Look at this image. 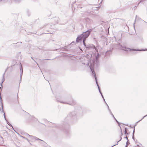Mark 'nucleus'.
Segmentation results:
<instances>
[{"mask_svg": "<svg viewBox=\"0 0 147 147\" xmlns=\"http://www.w3.org/2000/svg\"><path fill=\"white\" fill-rule=\"evenodd\" d=\"M91 31L92 30L91 29L85 32H83L80 35L78 36L76 38L77 42H78L80 40L83 39V45L86 47V45L85 43L86 39L88 37Z\"/></svg>", "mask_w": 147, "mask_h": 147, "instance_id": "obj_1", "label": "nucleus"}, {"mask_svg": "<svg viewBox=\"0 0 147 147\" xmlns=\"http://www.w3.org/2000/svg\"><path fill=\"white\" fill-rule=\"evenodd\" d=\"M58 102L60 103L67 104L70 105H73L75 104V102L72 98H66L65 99V101H62L61 100H58Z\"/></svg>", "mask_w": 147, "mask_h": 147, "instance_id": "obj_2", "label": "nucleus"}, {"mask_svg": "<svg viewBox=\"0 0 147 147\" xmlns=\"http://www.w3.org/2000/svg\"><path fill=\"white\" fill-rule=\"evenodd\" d=\"M94 62L93 63V65L92 64H90V66H89V67H90V69L92 72V73L93 74H94V78H95V80H96V84L97 86L98 87V90H99V92L100 93V94H102V93L101 92V91L100 90V87H99V86L98 83V82H97V79H96V74H95V73L94 72V70H93V69H92V68H93V67H94Z\"/></svg>", "mask_w": 147, "mask_h": 147, "instance_id": "obj_3", "label": "nucleus"}, {"mask_svg": "<svg viewBox=\"0 0 147 147\" xmlns=\"http://www.w3.org/2000/svg\"><path fill=\"white\" fill-rule=\"evenodd\" d=\"M27 136L29 137V138L31 139L33 142H35V141L36 140H38V142L42 144H43L45 143L44 141L39 139L36 137L30 136L28 134H27Z\"/></svg>", "mask_w": 147, "mask_h": 147, "instance_id": "obj_4", "label": "nucleus"}, {"mask_svg": "<svg viewBox=\"0 0 147 147\" xmlns=\"http://www.w3.org/2000/svg\"><path fill=\"white\" fill-rule=\"evenodd\" d=\"M121 49L123 50L127 51H145L147 50V49L145 50H138L136 49H131L128 48H127L125 47H123Z\"/></svg>", "mask_w": 147, "mask_h": 147, "instance_id": "obj_5", "label": "nucleus"}, {"mask_svg": "<svg viewBox=\"0 0 147 147\" xmlns=\"http://www.w3.org/2000/svg\"><path fill=\"white\" fill-rule=\"evenodd\" d=\"M76 116V114L75 112H73L70 113L66 117L65 119H70L71 118H74Z\"/></svg>", "mask_w": 147, "mask_h": 147, "instance_id": "obj_6", "label": "nucleus"}, {"mask_svg": "<svg viewBox=\"0 0 147 147\" xmlns=\"http://www.w3.org/2000/svg\"><path fill=\"white\" fill-rule=\"evenodd\" d=\"M86 48H92V49H94L96 50V49L95 48V46L94 45L91 44H88L86 45Z\"/></svg>", "mask_w": 147, "mask_h": 147, "instance_id": "obj_7", "label": "nucleus"}, {"mask_svg": "<svg viewBox=\"0 0 147 147\" xmlns=\"http://www.w3.org/2000/svg\"><path fill=\"white\" fill-rule=\"evenodd\" d=\"M107 107H108V110H109L110 112V113L113 116V118H114V119H115V120H116V121L117 122V123L119 124V125H120V123H119L118 122V121L115 118V117H114V116L113 115V114H112V113L111 111L110 110L109 108V107L108 106V105H107Z\"/></svg>", "mask_w": 147, "mask_h": 147, "instance_id": "obj_8", "label": "nucleus"}, {"mask_svg": "<svg viewBox=\"0 0 147 147\" xmlns=\"http://www.w3.org/2000/svg\"><path fill=\"white\" fill-rule=\"evenodd\" d=\"M99 57V55L98 53H97V55L96 57V61L97 63V65L98 64V58Z\"/></svg>", "mask_w": 147, "mask_h": 147, "instance_id": "obj_9", "label": "nucleus"}, {"mask_svg": "<svg viewBox=\"0 0 147 147\" xmlns=\"http://www.w3.org/2000/svg\"><path fill=\"white\" fill-rule=\"evenodd\" d=\"M21 73H20V81H21L22 76L23 74V69L22 67L21 66V68L20 69Z\"/></svg>", "mask_w": 147, "mask_h": 147, "instance_id": "obj_10", "label": "nucleus"}, {"mask_svg": "<svg viewBox=\"0 0 147 147\" xmlns=\"http://www.w3.org/2000/svg\"><path fill=\"white\" fill-rule=\"evenodd\" d=\"M5 72L3 74V79H2V82L1 83V84H0V85H1V86H2V84L4 81H5V78H4V74H5Z\"/></svg>", "mask_w": 147, "mask_h": 147, "instance_id": "obj_11", "label": "nucleus"}, {"mask_svg": "<svg viewBox=\"0 0 147 147\" xmlns=\"http://www.w3.org/2000/svg\"><path fill=\"white\" fill-rule=\"evenodd\" d=\"M147 116V115H145V116H144L143 117V118L142 119H141L140 120H139V121H138V122H137V123H138L139 122H140V121H141V120H142V119H143L144 118V117H146V116Z\"/></svg>", "mask_w": 147, "mask_h": 147, "instance_id": "obj_12", "label": "nucleus"}, {"mask_svg": "<svg viewBox=\"0 0 147 147\" xmlns=\"http://www.w3.org/2000/svg\"><path fill=\"white\" fill-rule=\"evenodd\" d=\"M136 125H137V124H136L135 126H133L132 127L131 126V125H130V126H129L130 127H131V128H134V129H135V127Z\"/></svg>", "mask_w": 147, "mask_h": 147, "instance_id": "obj_13", "label": "nucleus"}, {"mask_svg": "<svg viewBox=\"0 0 147 147\" xmlns=\"http://www.w3.org/2000/svg\"><path fill=\"white\" fill-rule=\"evenodd\" d=\"M124 133H125V134H126L125 136H126V134L127 133V129L126 128H125V129Z\"/></svg>", "mask_w": 147, "mask_h": 147, "instance_id": "obj_14", "label": "nucleus"}, {"mask_svg": "<svg viewBox=\"0 0 147 147\" xmlns=\"http://www.w3.org/2000/svg\"><path fill=\"white\" fill-rule=\"evenodd\" d=\"M121 139H122V138H121V139H120V140L119 141H118V142H117V144H115V145H113L111 147H113V146H115V145H117V144H118V142H119V141H120L121 140Z\"/></svg>", "mask_w": 147, "mask_h": 147, "instance_id": "obj_15", "label": "nucleus"}, {"mask_svg": "<svg viewBox=\"0 0 147 147\" xmlns=\"http://www.w3.org/2000/svg\"><path fill=\"white\" fill-rule=\"evenodd\" d=\"M101 96H102V98H103V99L104 100V101H105V102L106 103V102L105 101V99H104V97H103V95H102V94H101ZM106 104H107V105H108L107 103H106Z\"/></svg>", "mask_w": 147, "mask_h": 147, "instance_id": "obj_16", "label": "nucleus"}, {"mask_svg": "<svg viewBox=\"0 0 147 147\" xmlns=\"http://www.w3.org/2000/svg\"><path fill=\"white\" fill-rule=\"evenodd\" d=\"M129 144V142H128V141H127L126 143V145L125 146V147H126L127 146V145H128V144Z\"/></svg>", "mask_w": 147, "mask_h": 147, "instance_id": "obj_17", "label": "nucleus"}, {"mask_svg": "<svg viewBox=\"0 0 147 147\" xmlns=\"http://www.w3.org/2000/svg\"><path fill=\"white\" fill-rule=\"evenodd\" d=\"M3 113H4V119H5V120H6V121H7V120L6 119V117H5V113L4 112H3Z\"/></svg>", "mask_w": 147, "mask_h": 147, "instance_id": "obj_18", "label": "nucleus"}, {"mask_svg": "<svg viewBox=\"0 0 147 147\" xmlns=\"http://www.w3.org/2000/svg\"><path fill=\"white\" fill-rule=\"evenodd\" d=\"M132 139L134 140V135H132Z\"/></svg>", "mask_w": 147, "mask_h": 147, "instance_id": "obj_19", "label": "nucleus"}, {"mask_svg": "<svg viewBox=\"0 0 147 147\" xmlns=\"http://www.w3.org/2000/svg\"><path fill=\"white\" fill-rule=\"evenodd\" d=\"M0 100H1V102H2V100H1V93H0Z\"/></svg>", "mask_w": 147, "mask_h": 147, "instance_id": "obj_20", "label": "nucleus"}, {"mask_svg": "<svg viewBox=\"0 0 147 147\" xmlns=\"http://www.w3.org/2000/svg\"><path fill=\"white\" fill-rule=\"evenodd\" d=\"M135 129H134V130H133V134L132 135H134V132H135Z\"/></svg>", "mask_w": 147, "mask_h": 147, "instance_id": "obj_21", "label": "nucleus"}, {"mask_svg": "<svg viewBox=\"0 0 147 147\" xmlns=\"http://www.w3.org/2000/svg\"><path fill=\"white\" fill-rule=\"evenodd\" d=\"M2 111L3 112V108L2 104Z\"/></svg>", "mask_w": 147, "mask_h": 147, "instance_id": "obj_22", "label": "nucleus"}, {"mask_svg": "<svg viewBox=\"0 0 147 147\" xmlns=\"http://www.w3.org/2000/svg\"><path fill=\"white\" fill-rule=\"evenodd\" d=\"M7 122V123L9 125H11L10 123H9V122L7 121H6Z\"/></svg>", "mask_w": 147, "mask_h": 147, "instance_id": "obj_23", "label": "nucleus"}, {"mask_svg": "<svg viewBox=\"0 0 147 147\" xmlns=\"http://www.w3.org/2000/svg\"><path fill=\"white\" fill-rule=\"evenodd\" d=\"M124 138L128 140V138L127 136H125Z\"/></svg>", "mask_w": 147, "mask_h": 147, "instance_id": "obj_24", "label": "nucleus"}, {"mask_svg": "<svg viewBox=\"0 0 147 147\" xmlns=\"http://www.w3.org/2000/svg\"><path fill=\"white\" fill-rule=\"evenodd\" d=\"M24 138L26 139V140H27V141H28V142H29V140L28 139H26V138H25V137H24Z\"/></svg>", "mask_w": 147, "mask_h": 147, "instance_id": "obj_25", "label": "nucleus"}, {"mask_svg": "<svg viewBox=\"0 0 147 147\" xmlns=\"http://www.w3.org/2000/svg\"><path fill=\"white\" fill-rule=\"evenodd\" d=\"M140 2H143V0H142L140 1Z\"/></svg>", "mask_w": 147, "mask_h": 147, "instance_id": "obj_26", "label": "nucleus"}, {"mask_svg": "<svg viewBox=\"0 0 147 147\" xmlns=\"http://www.w3.org/2000/svg\"><path fill=\"white\" fill-rule=\"evenodd\" d=\"M137 16H136V17H137ZM136 19L135 20V22L136 21Z\"/></svg>", "mask_w": 147, "mask_h": 147, "instance_id": "obj_27", "label": "nucleus"}, {"mask_svg": "<svg viewBox=\"0 0 147 147\" xmlns=\"http://www.w3.org/2000/svg\"><path fill=\"white\" fill-rule=\"evenodd\" d=\"M143 21H144L146 23V24H147V22H146L145 21H144V20H143Z\"/></svg>", "mask_w": 147, "mask_h": 147, "instance_id": "obj_28", "label": "nucleus"}, {"mask_svg": "<svg viewBox=\"0 0 147 147\" xmlns=\"http://www.w3.org/2000/svg\"><path fill=\"white\" fill-rule=\"evenodd\" d=\"M31 58H32V59H33L32 57Z\"/></svg>", "mask_w": 147, "mask_h": 147, "instance_id": "obj_29", "label": "nucleus"}]
</instances>
